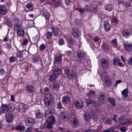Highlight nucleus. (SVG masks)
<instances>
[{
    "label": "nucleus",
    "instance_id": "f257e3e1",
    "mask_svg": "<svg viewBox=\"0 0 132 132\" xmlns=\"http://www.w3.org/2000/svg\"><path fill=\"white\" fill-rule=\"evenodd\" d=\"M87 95L88 97V98L85 100L86 104L87 105L90 107L93 106L96 104V102L94 100L91 99L90 98H92L95 96V92L92 90H90L87 94Z\"/></svg>",
    "mask_w": 132,
    "mask_h": 132
},
{
    "label": "nucleus",
    "instance_id": "f03ea898",
    "mask_svg": "<svg viewBox=\"0 0 132 132\" xmlns=\"http://www.w3.org/2000/svg\"><path fill=\"white\" fill-rule=\"evenodd\" d=\"M53 98L52 96L50 94H47L44 98L45 105L47 107L51 106L53 103Z\"/></svg>",
    "mask_w": 132,
    "mask_h": 132
},
{
    "label": "nucleus",
    "instance_id": "7ed1b4c3",
    "mask_svg": "<svg viewBox=\"0 0 132 132\" xmlns=\"http://www.w3.org/2000/svg\"><path fill=\"white\" fill-rule=\"evenodd\" d=\"M122 35L124 37L127 38L132 35L131 32L129 29L127 28L124 29L122 31Z\"/></svg>",
    "mask_w": 132,
    "mask_h": 132
},
{
    "label": "nucleus",
    "instance_id": "20e7f679",
    "mask_svg": "<svg viewBox=\"0 0 132 132\" xmlns=\"http://www.w3.org/2000/svg\"><path fill=\"white\" fill-rule=\"evenodd\" d=\"M83 102L80 100H78L76 101L74 103L75 106L77 109H80L82 108L83 106Z\"/></svg>",
    "mask_w": 132,
    "mask_h": 132
},
{
    "label": "nucleus",
    "instance_id": "39448f33",
    "mask_svg": "<svg viewBox=\"0 0 132 132\" xmlns=\"http://www.w3.org/2000/svg\"><path fill=\"white\" fill-rule=\"evenodd\" d=\"M101 62L102 68L105 69H107L109 66V62L108 60L104 58L101 59Z\"/></svg>",
    "mask_w": 132,
    "mask_h": 132
},
{
    "label": "nucleus",
    "instance_id": "423d86ee",
    "mask_svg": "<svg viewBox=\"0 0 132 132\" xmlns=\"http://www.w3.org/2000/svg\"><path fill=\"white\" fill-rule=\"evenodd\" d=\"M61 119L64 121H67L69 120V116L68 113L65 111H63L61 114Z\"/></svg>",
    "mask_w": 132,
    "mask_h": 132
},
{
    "label": "nucleus",
    "instance_id": "0eeeda50",
    "mask_svg": "<svg viewBox=\"0 0 132 132\" xmlns=\"http://www.w3.org/2000/svg\"><path fill=\"white\" fill-rule=\"evenodd\" d=\"M35 122V120L30 118H26L25 120V122L26 124L31 126L34 125Z\"/></svg>",
    "mask_w": 132,
    "mask_h": 132
},
{
    "label": "nucleus",
    "instance_id": "6e6552de",
    "mask_svg": "<svg viewBox=\"0 0 132 132\" xmlns=\"http://www.w3.org/2000/svg\"><path fill=\"white\" fill-rule=\"evenodd\" d=\"M62 102L64 105L69 104L71 103L70 97L68 95L64 96L62 98Z\"/></svg>",
    "mask_w": 132,
    "mask_h": 132
},
{
    "label": "nucleus",
    "instance_id": "1a4fd4ad",
    "mask_svg": "<svg viewBox=\"0 0 132 132\" xmlns=\"http://www.w3.org/2000/svg\"><path fill=\"white\" fill-rule=\"evenodd\" d=\"M124 46L126 50L128 52L132 51V44L128 42L124 43Z\"/></svg>",
    "mask_w": 132,
    "mask_h": 132
},
{
    "label": "nucleus",
    "instance_id": "9d476101",
    "mask_svg": "<svg viewBox=\"0 0 132 132\" xmlns=\"http://www.w3.org/2000/svg\"><path fill=\"white\" fill-rule=\"evenodd\" d=\"M70 122L74 128H76L78 126L79 122L78 119L76 117L72 118Z\"/></svg>",
    "mask_w": 132,
    "mask_h": 132
},
{
    "label": "nucleus",
    "instance_id": "9b49d317",
    "mask_svg": "<svg viewBox=\"0 0 132 132\" xmlns=\"http://www.w3.org/2000/svg\"><path fill=\"white\" fill-rule=\"evenodd\" d=\"M62 70L61 69L58 67H56L53 69V74H54V75L58 77L62 72Z\"/></svg>",
    "mask_w": 132,
    "mask_h": 132
},
{
    "label": "nucleus",
    "instance_id": "f8f14e48",
    "mask_svg": "<svg viewBox=\"0 0 132 132\" xmlns=\"http://www.w3.org/2000/svg\"><path fill=\"white\" fill-rule=\"evenodd\" d=\"M25 52H27L25 51H21L18 52L16 55L17 58L20 60H22L23 59L24 54H25Z\"/></svg>",
    "mask_w": 132,
    "mask_h": 132
},
{
    "label": "nucleus",
    "instance_id": "ddd939ff",
    "mask_svg": "<svg viewBox=\"0 0 132 132\" xmlns=\"http://www.w3.org/2000/svg\"><path fill=\"white\" fill-rule=\"evenodd\" d=\"M60 86V84L59 83L55 82L52 85V89L53 90L57 92L59 91Z\"/></svg>",
    "mask_w": 132,
    "mask_h": 132
},
{
    "label": "nucleus",
    "instance_id": "4468645a",
    "mask_svg": "<svg viewBox=\"0 0 132 132\" xmlns=\"http://www.w3.org/2000/svg\"><path fill=\"white\" fill-rule=\"evenodd\" d=\"M7 11L6 7L4 5H2L0 6V14L2 15H5Z\"/></svg>",
    "mask_w": 132,
    "mask_h": 132
},
{
    "label": "nucleus",
    "instance_id": "2eb2a0df",
    "mask_svg": "<svg viewBox=\"0 0 132 132\" xmlns=\"http://www.w3.org/2000/svg\"><path fill=\"white\" fill-rule=\"evenodd\" d=\"M8 110V106L6 104H2V105L1 111L2 113H6Z\"/></svg>",
    "mask_w": 132,
    "mask_h": 132
},
{
    "label": "nucleus",
    "instance_id": "dca6fc26",
    "mask_svg": "<svg viewBox=\"0 0 132 132\" xmlns=\"http://www.w3.org/2000/svg\"><path fill=\"white\" fill-rule=\"evenodd\" d=\"M99 101L102 103H104L106 100L105 95L104 94H101L99 95Z\"/></svg>",
    "mask_w": 132,
    "mask_h": 132
},
{
    "label": "nucleus",
    "instance_id": "f3484780",
    "mask_svg": "<svg viewBox=\"0 0 132 132\" xmlns=\"http://www.w3.org/2000/svg\"><path fill=\"white\" fill-rule=\"evenodd\" d=\"M105 82L106 85L110 86L112 84L111 79L108 76H106L105 78Z\"/></svg>",
    "mask_w": 132,
    "mask_h": 132
},
{
    "label": "nucleus",
    "instance_id": "a211bd4d",
    "mask_svg": "<svg viewBox=\"0 0 132 132\" xmlns=\"http://www.w3.org/2000/svg\"><path fill=\"white\" fill-rule=\"evenodd\" d=\"M35 114L36 118L37 119L41 118L43 116L42 112L39 110L36 111Z\"/></svg>",
    "mask_w": 132,
    "mask_h": 132
},
{
    "label": "nucleus",
    "instance_id": "6ab92c4d",
    "mask_svg": "<svg viewBox=\"0 0 132 132\" xmlns=\"http://www.w3.org/2000/svg\"><path fill=\"white\" fill-rule=\"evenodd\" d=\"M104 29L106 31H109L110 30L111 25L109 24L108 21H105L104 22Z\"/></svg>",
    "mask_w": 132,
    "mask_h": 132
},
{
    "label": "nucleus",
    "instance_id": "aec40b11",
    "mask_svg": "<svg viewBox=\"0 0 132 132\" xmlns=\"http://www.w3.org/2000/svg\"><path fill=\"white\" fill-rule=\"evenodd\" d=\"M62 56L60 55L55 57L54 63L56 64L60 63L62 60Z\"/></svg>",
    "mask_w": 132,
    "mask_h": 132
},
{
    "label": "nucleus",
    "instance_id": "412c9836",
    "mask_svg": "<svg viewBox=\"0 0 132 132\" xmlns=\"http://www.w3.org/2000/svg\"><path fill=\"white\" fill-rule=\"evenodd\" d=\"M34 87L30 85H28L26 87V90L29 93H32L34 91Z\"/></svg>",
    "mask_w": 132,
    "mask_h": 132
},
{
    "label": "nucleus",
    "instance_id": "4be33fe9",
    "mask_svg": "<svg viewBox=\"0 0 132 132\" xmlns=\"http://www.w3.org/2000/svg\"><path fill=\"white\" fill-rule=\"evenodd\" d=\"M13 114L12 113H9L7 115L6 119L8 122L10 123L11 122L13 119Z\"/></svg>",
    "mask_w": 132,
    "mask_h": 132
},
{
    "label": "nucleus",
    "instance_id": "5701e85b",
    "mask_svg": "<svg viewBox=\"0 0 132 132\" xmlns=\"http://www.w3.org/2000/svg\"><path fill=\"white\" fill-rule=\"evenodd\" d=\"M84 56V53L83 51L78 50L77 51V57L78 58L81 59Z\"/></svg>",
    "mask_w": 132,
    "mask_h": 132
},
{
    "label": "nucleus",
    "instance_id": "b1692460",
    "mask_svg": "<svg viewBox=\"0 0 132 132\" xmlns=\"http://www.w3.org/2000/svg\"><path fill=\"white\" fill-rule=\"evenodd\" d=\"M52 112L50 109H48L45 112V117L47 118L48 119L51 117H52Z\"/></svg>",
    "mask_w": 132,
    "mask_h": 132
},
{
    "label": "nucleus",
    "instance_id": "393cba45",
    "mask_svg": "<svg viewBox=\"0 0 132 132\" xmlns=\"http://www.w3.org/2000/svg\"><path fill=\"white\" fill-rule=\"evenodd\" d=\"M57 78V76L54 75V74H53L52 75H51L49 77V81L51 82H56V81Z\"/></svg>",
    "mask_w": 132,
    "mask_h": 132
},
{
    "label": "nucleus",
    "instance_id": "a878e982",
    "mask_svg": "<svg viewBox=\"0 0 132 132\" xmlns=\"http://www.w3.org/2000/svg\"><path fill=\"white\" fill-rule=\"evenodd\" d=\"M40 58L38 56H35L33 57L32 59V62L36 63L39 62Z\"/></svg>",
    "mask_w": 132,
    "mask_h": 132
},
{
    "label": "nucleus",
    "instance_id": "bb28decb",
    "mask_svg": "<svg viewBox=\"0 0 132 132\" xmlns=\"http://www.w3.org/2000/svg\"><path fill=\"white\" fill-rule=\"evenodd\" d=\"M102 48L105 51H107L109 48V47L106 42H104L102 45Z\"/></svg>",
    "mask_w": 132,
    "mask_h": 132
},
{
    "label": "nucleus",
    "instance_id": "cd10ccee",
    "mask_svg": "<svg viewBox=\"0 0 132 132\" xmlns=\"http://www.w3.org/2000/svg\"><path fill=\"white\" fill-rule=\"evenodd\" d=\"M72 33L74 37H77L78 34L77 29L75 28H73L72 30Z\"/></svg>",
    "mask_w": 132,
    "mask_h": 132
},
{
    "label": "nucleus",
    "instance_id": "c85d7f7f",
    "mask_svg": "<svg viewBox=\"0 0 132 132\" xmlns=\"http://www.w3.org/2000/svg\"><path fill=\"white\" fill-rule=\"evenodd\" d=\"M51 28L52 31V32L53 33L54 35L55 36H57L58 34V29L53 27H51Z\"/></svg>",
    "mask_w": 132,
    "mask_h": 132
},
{
    "label": "nucleus",
    "instance_id": "c756f323",
    "mask_svg": "<svg viewBox=\"0 0 132 132\" xmlns=\"http://www.w3.org/2000/svg\"><path fill=\"white\" fill-rule=\"evenodd\" d=\"M17 32L18 35L22 36L24 35V31L22 28H21V29L18 30Z\"/></svg>",
    "mask_w": 132,
    "mask_h": 132
},
{
    "label": "nucleus",
    "instance_id": "7c9ffc66",
    "mask_svg": "<svg viewBox=\"0 0 132 132\" xmlns=\"http://www.w3.org/2000/svg\"><path fill=\"white\" fill-rule=\"evenodd\" d=\"M15 128L16 130L20 131H23L25 129V127H24L20 125L17 126Z\"/></svg>",
    "mask_w": 132,
    "mask_h": 132
},
{
    "label": "nucleus",
    "instance_id": "2f4dec72",
    "mask_svg": "<svg viewBox=\"0 0 132 132\" xmlns=\"http://www.w3.org/2000/svg\"><path fill=\"white\" fill-rule=\"evenodd\" d=\"M43 14L46 19H49L50 16V14L47 11L45 10V11H43Z\"/></svg>",
    "mask_w": 132,
    "mask_h": 132
},
{
    "label": "nucleus",
    "instance_id": "473e14b6",
    "mask_svg": "<svg viewBox=\"0 0 132 132\" xmlns=\"http://www.w3.org/2000/svg\"><path fill=\"white\" fill-rule=\"evenodd\" d=\"M119 62H120V59L118 58H115L113 60V63L114 65L117 66Z\"/></svg>",
    "mask_w": 132,
    "mask_h": 132
},
{
    "label": "nucleus",
    "instance_id": "72a5a7b5",
    "mask_svg": "<svg viewBox=\"0 0 132 132\" xmlns=\"http://www.w3.org/2000/svg\"><path fill=\"white\" fill-rule=\"evenodd\" d=\"M52 35V32L48 31L46 33V36L47 39H50L51 38Z\"/></svg>",
    "mask_w": 132,
    "mask_h": 132
},
{
    "label": "nucleus",
    "instance_id": "f704fd0d",
    "mask_svg": "<svg viewBox=\"0 0 132 132\" xmlns=\"http://www.w3.org/2000/svg\"><path fill=\"white\" fill-rule=\"evenodd\" d=\"M108 101L113 106H115L116 103L113 98L109 97L108 99Z\"/></svg>",
    "mask_w": 132,
    "mask_h": 132
},
{
    "label": "nucleus",
    "instance_id": "c9c22d12",
    "mask_svg": "<svg viewBox=\"0 0 132 132\" xmlns=\"http://www.w3.org/2000/svg\"><path fill=\"white\" fill-rule=\"evenodd\" d=\"M105 9L108 11H110L112 9V6L111 4H108L105 6Z\"/></svg>",
    "mask_w": 132,
    "mask_h": 132
},
{
    "label": "nucleus",
    "instance_id": "e433bc0d",
    "mask_svg": "<svg viewBox=\"0 0 132 132\" xmlns=\"http://www.w3.org/2000/svg\"><path fill=\"white\" fill-rule=\"evenodd\" d=\"M75 77V75L74 73H69L67 76L68 78L69 79L71 80H73Z\"/></svg>",
    "mask_w": 132,
    "mask_h": 132
},
{
    "label": "nucleus",
    "instance_id": "4c0bfd02",
    "mask_svg": "<svg viewBox=\"0 0 132 132\" xmlns=\"http://www.w3.org/2000/svg\"><path fill=\"white\" fill-rule=\"evenodd\" d=\"M128 90L127 89L124 90L122 92V93L123 97L125 98H127L128 96Z\"/></svg>",
    "mask_w": 132,
    "mask_h": 132
},
{
    "label": "nucleus",
    "instance_id": "58836bf2",
    "mask_svg": "<svg viewBox=\"0 0 132 132\" xmlns=\"http://www.w3.org/2000/svg\"><path fill=\"white\" fill-rule=\"evenodd\" d=\"M84 118L86 121L88 122L89 121L90 117L89 113H85L84 115Z\"/></svg>",
    "mask_w": 132,
    "mask_h": 132
},
{
    "label": "nucleus",
    "instance_id": "ea45409f",
    "mask_svg": "<svg viewBox=\"0 0 132 132\" xmlns=\"http://www.w3.org/2000/svg\"><path fill=\"white\" fill-rule=\"evenodd\" d=\"M46 48V45L45 44H42L39 47V50L41 51H43Z\"/></svg>",
    "mask_w": 132,
    "mask_h": 132
},
{
    "label": "nucleus",
    "instance_id": "a19ab883",
    "mask_svg": "<svg viewBox=\"0 0 132 132\" xmlns=\"http://www.w3.org/2000/svg\"><path fill=\"white\" fill-rule=\"evenodd\" d=\"M55 119L54 117H51L50 118H48V121L50 123H52L53 124L55 122Z\"/></svg>",
    "mask_w": 132,
    "mask_h": 132
},
{
    "label": "nucleus",
    "instance_id": "79ce46f5",
    "mask_svg": "<svg viewBox=\"0 0 132 132\" xmlns=\"http://www.w3.org/2000/svg\"><path fill=\"white\" fill-rule=\"evenodd\" d=\"M25 106H27V105H24L23 103H20L19 105V108L20 110H21L23 109H25L27 107H25Z\"/></svg>",
    "mask_w": 132,
    "mask_h": 132
},
{
    "label": "nucleus",
    "instance_id": "37998d69",
    "mask_svg": "<svg viewBox=\"0 0 132 132\" xmlns=\"http://www.w3.org/2000/svg\"><path fill=\"white\" fill-rule=\"evenodd\" d=\"M16 60V57L14 56L10 57L9 59L10 62V63H12L15 61Z\"/></svg>",
    "mask_w": 132,
    "mask_h": 132
},
{
    "label": "nucleus",
    "instance_id": "c03bdc74",
    "mask_svg": "<svg viewBox=\"0 0 132 132\" xmlns=\"http://www.w3.org/2000/svg\"><path fill=\"white\" fill-rule=\"evenodd\" d=\"M85 11L86 10L90 11L91 10V6H88L87 5H86L84 7Z\"/></svg>",
    "mask_w": 132,
    "mask_h": 132
},
{
    "label": "nucleus",
    "instance_id": "a18cd8bd",
    "mask_svg": "<svg viewBox=\"0 0 132 132\" xmlns=\"http://www.w3.org/2000/svg\"><path fill=\"white\" fill-rule=\"evenodd\" d=\"M64 71L65 74L67 75H68L70 73V70L67 68H65L64 69Z\"/></svg>",
    "mask_w": 132,
    "mask_h": 132
},
{
    "label": "nucleus",
    "instance_id": "49530a36",
    "mask_svg": "<svg viewBox=\"0 0 132 132\" xmlns=\"http://www.w3.org/2000/svg\"><path fill=\"white\" fill-rule=\"evenodd\" d=\"M14 105H11L9 106L8 109H9L10 111H13L14 110L15 108Z\"/></svg>",
    "mask_w": 132,
    "mask_h": 132
},
{
    "label": "nucleus",
    "instance_id": "de8ad7c7",
    "mask_svg": "<svg viewBox=\"0 0 132 132\" xmlns=\"http://www.w3.org/2000/svg\"><path fill=\"white\" fill-rule=\"evenodd\" d=\"M125 120L124 118L122 117H119L117 121V122L119 123H121L123 121Z\"/></svg>",
    "mask_w": 132,
    "mask_h": 132
},
{
    "label": "nucleus",
    "instance_id": "09e8293b",
    "mask_svg": "<svg viewBox=\"0 0 132 132\" xmlns=\"http://www.w3.org/2000/svg\"><path fill=\"white\" fill-rule=\"evenodd\" d=\"M21 26L19 24H16L14 26V29L16 30H18L21 29Z\"/></svg>",
    "mask_w": 132,
    "mask_h": 132
},
{
    "label": "nucleus",
    "instance_id": "8fccbe9b",
    "mask_svg": "<svg viewBox=\"0 0 132 132\" xmlns=\"http://www.w3.org/2000/svg\"><path fill=\"white\" fill-rule=\"evenodd\" d=\"M64 43L63 40L62 38L59 39L58 43L60 45H62L64 44Z\"/></svg>",
    "mask_w": 132,
    "mask_h": 132
},
{
    "label": "nucleus",
    "instance_id": "3c124183",
    "mask_svg": "<svg viewBox=\"0 0 132 132\" xmlns=\"http://www.w3.org/2000/svg\"><path fill=\"white\" fill-rule=\"evenodd\" d=\"M52 123H50L48 122L47 126L48 129H51L52 127V126L53 125Z\"/></svg>",
    "mask_w": 132,
    "mask_h": 132
},
{
    "label": "nucleus",
    "instance_id": "603ef678",
    "mask_svg": "<svg viewBox=\"0 0 132 132\" xmlns=\"http://www.w3.org/2000/svg\"><path fill=\"white\" fill-rule=\"evenodd\" d=\"M112 42L114 46H116L117 45V43L116 39H115L112 40Z\"/></svg>",
    "mask_w": 132,
    "mask_h": 132
},
{
    "label": "nucleus",
    "instance_id": "864d4df0",
    "mask_svg": "<svg viewBox=\"0 0 132 132\" xmlns=\"http://www.w3.org/2000/svg\"><path fill=\"white\" fill-rule=\"evenodd\" d=\"M13 21H14L15 23H18L19 21V19L18 18L16 17H14L13 18Z\"/></svg>",
    "mask_w": 132,
    "mask_h": 132
},
{
    "label": "nucleus",
    "instance_id": "5fc2aeb1",
    "mask_svg": "<svg viewBox=\"0 0 132 132\" xmlns=\"http://www.w3.org/2000/svg\"><path fill=\"white\" fill-rule=\"evenodd\" d=\"M128 62L130 65H132V57L129 59L128 60Z\"/></svg>",
    "mask_w": 132,
    "mask_h": 132
},
{
    "label": "nucleus",
    "instance_id": "6e6d98bb",
    "mask_svg": "<svg viewBox=\"0 0 132 132\" xmlns=\"http://www.w3.org/2000/svg\"><path fill=\"white\" fill-rule=\"evenodd\" d=\"M76 9L78 10L81 13H82L84 11H85V9L84 8L83 9L80 8H76Z\"/></svg>",
    "mask_w": 132,
    "mask_h": 132
},
{
    "label": "nucleus",
    "instance_id": "4d7b16f0",
    "mask_svg": "<svg viewBox=\"0 0 132 132\" xmlns=\"http://www.w3.org/2000/svg\"><path fill=\"white\" fill-rule=\"evenodd\" d=\"M65 3L67 5H68L70 4L71 1L70 0H65Z\"/></svg>",
    "mask_w": 132,
    "mask_h": 132
},
{
    "label": "nucleus",
    "instance_id": "13d9d810",
    "mask_svg": "<svg viewBox=\"0 0 132 132\" xmlns=\"http://www.w3.org/2000/svg\"><path fill=\"white\" fill-rule=\"evenodd\" d=\"M5 71L3 69H1L0 70V74L1 75H3L5 74Z\"/></svg>",
    "mask_w": 132,
    "mask_h": 132
},
{
    "label": "nucleus",
    "instance_id": "bf43d9fd",
    "mask_svg": "<svg viewBox=\"0 0 132 132\" xmlns=\"http://www.w3.org/2000/svg\"><path fill=\"white\" fill-rule=\"evenodd\" d=\"M93 9L94 12H97V10L96 6L95 5H93Z\"/></svg>",
    "mask_w": 132,
    "mask_h": 132
},
{
    "label": "nucleus",
    "instance_id": "052dcab7",
    "mask_svg": "<svg viewBox=\"0 0 132 132\" xmlns=\"http://www.w3.org/2000/svg\"><path fill=\"white\" fill-rule=\"evenodd\" d=\"M6 47L7 49H10L11 48V44L6 43Z\"/></svg>",
    "mask_w": 132,
    "mask_h": 132
},
{
    "label": "nucleus",
    "instance_id": "680f3d73",
    "mask_svg": "<svg viewBox=\"0 0 132 132\" xmlns=\"http://www.w3.org/2000/svg\"><path fill=\"white\" fill-rule=\"evenodd\" d=\"M44 92L43 93H44V94H47V95L48 94V88H45L44 89Z\"/></svg>",
    "mask_w": 132,
    "mask_h": 132
},
{
    "label": "nucleus",
    "instance_id": "e2e57ef3",
    "mask_svg": "<svg viewBox=\"0 0 132 132\" xmlns=\"http://www.w3.org/2000/svg\"><path fill=\"white\" fill-rule=\"evenodd\" d=\"M117 116L116 115H114L113 117V120L114 121L116 122H117Z\"/></svg>",
    "mask_w": 132,
    "mask_h": 132
},
{
    "label": "nucleus",
    "instance_id": "0e129e2a",
    "mask_svg": "<svg viewBox=\"0 0 132 132\" xmlns=\"http://www.w3.org/2000/svg\"><path fill=\"white\" fill-rule=\"evenodd\" d=\"M121 80H118L116 81V83L115 84V86L116 87L118 84L120 83L121 82Z\"/></svg>",
    "mask_w": 132,
    "mask_h": 132
},
{
    "label": "nucleus",
    "instance_id": "69168bd1",
    "mask_svg": "<svg viewBox=\"0 0 132 132\" xmlns=\"http://www.w3.org/2000/svg\"><path fill=\"white\" fill-rule=\"evenodd\" d=\"M120 130L122 132H124L126 131V129L125 127H122L120 128Z\"/></svg>",
    "mask_w": 132,
    "mask_h": 132
},
{
    "label": "nucleus",
    "instance_id": "338daca9",
    "mask_svg": "<svg viewBox=\"0 0 132 132\" xmlns=\"http://www.w3.org/2000/svg\"><path fill=\"white\" fill-rule=\"evenodd\" d=\"M112 122V120L110 119H108L106 121V123L108 124H111Z\"/></svg>",
    "mask_w": 132,
    "mask_h": 132
},
{
    "label": "nucleus",
    "instance_id": "774afa93",
    "mask_svg": "<svg viewBox=\"0 0 132 132\" xmlns=\"http://www.w3.org/2000/svg\"><path fill=\"white\" fill-rule=\"evenodd\" d=\"M94 131L93 129H89L87 130L86 132H94Z\"/></svg>",
    "mask_w": 132,
    "mask_h": 132
}]
</instances>
